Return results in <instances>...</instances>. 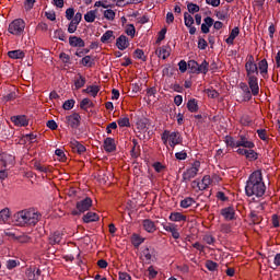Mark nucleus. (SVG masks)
I'll list each match as a JSON object with an SVG mask.
<instances>
[{"label":"nucleus","instance_id":"1","mask_svg":"<svg viewBox=\"0 0 280 280\" xmlns=\"http://www.w3.org/2000/svg\"><path fill=\"white\" fill-rule=\"evenodd\" d=\"M245 194L248 198L252 196L261 198L266 194V184L264 183L261 171H255L249 175L245 185Z\"/></svg>","mask_w":280,"mask_h":280},{"label":"nucleus","instance_id":"2","mask_svg":"<svg viewBox=\"0 0 280 280\" xmlns=\"http://www.w3.org/2000/svg\"><path fill=\"white\" fill-rule=\"evenodd\" d=\"M39 220L40 213L35 210H21L12 217L15 226H36Z\"/></svg>","mask_w":280,"mask_h":280},{"label":"nucleus","instance_id":"3","mask_svg":"<svg viewBox=\"0 0 280 280\" xmlns=\"http://www.w3.org/2000/svg\"><path fill=\"white\" fill-rule=\"evenodd\" d=\"M9 34L13 36H22L25 32V21L23 19L13 20L8 27Z\"/></svg>","mask_w":280,"mask_h":280},{"label":"nucleus","instance_id":"4","mask_svg":"<svg viewBox=\"0 0 280 280\" xmlns=\"http://www.w3.org/2000/svg\"><path fill=\"white\" fill-rule=\"evenodd\" d=\"M198 172H200V161L194 162L192 166L183 173L182 183H189L198 176Z\"/></svg>","mask_w":280,"mask_h":280},{"label":"nucleus","instance_id":"5","mask_svg":"<svg viewBox=\"0 0 280 280\" xmlns=\"http://www.w3.org/2000/svg\"><path fill=\"white\" fill-rule=\"evenodd\" d=\"M93 207V199L91 197H86L77 202L75 208L77 210H72V215H82L85 211H89Z\"/></svg>","mask_w":280,"mask_h":280},{"label":"nucleus","instance_id":"6","mask_svg":"<svg viewBox=\"0 0 280 280\" xmlns=\"http://www.w3.org/2000/svg\"><path fill=\"white\" fill-rule=\"evenodd\" d=\"M161 139L164 145H167V141H173L183 145V136L178 131L171 132L170 130H164L161 135Z\"/></svg>","mask_w":280,"mask_h":280},{"label":"nucleus","instance_id":"7","mask_svg":"<svg viewBox=\"0 0 280 280\" xmlns=\"http://www.w3.org/2000/svg\"><path fill=\"white\" fill-rule=\"evenodd\" d=\"M245 71L247 73V78H255L259 75V68L257 67V63H255V57H253V55L249 56L245 63Z\"/></svg>","mask_w":280,"mask_h":280},{"label":"nucleus","instance_id":"8","mask_svg":"<svg viewBox=\"0 0 280 280\" xmlns=\"http://www.w3.org/2000/svg\"><path fill=\"white\" fill-rule=\"evenodd\" d=\"M164 231L172 234L174 240H180V233L178 232V225L174 223H162Z\"/></svg>","mask_w":280,"mask_h":280},{"label":"nucleus","instance_id":"9","mask_svg":"<svg viewBox=\"0 0 280 280\" xmlns=\"http://www.w3.org/2000/svg\"><path fill=\"white\" fill-rule=\"evenodd\" d=\"M248 80V88L252 91V95L256 97V95H259V79L257 77H247Z\"/></svg>","mask_w":280,"mask_h":280},{"label":"nucleus","instance_id":"10","mask_svg":"<svg viewBox=\"0 0 280 280\" xmlns=\"http://www.w3.org/2000/svg\"><path fill=\"white\" fill-rule=\"evenodd\" d=\"M236 141L237 148H246L247 150H253V148H255V142L248 140L246 135H241Z\"/></svg>","mask_w":280,"mask_h":280},{"label":"nucleus","instance_id":"11","mask_svg":"<svg viewBox=\"0 0 280 280\" xmlns=\"http://www.w3.org/2000/svg\"><path fill=\"white\" fill-rule=\"evenodd\" d=\"M40 275H43V271L40 268H27L25 270V277L27 280H38L40 279Z\"/></svg>","mask_w":280,"mask_h":280},{"label":"nucleus","instance_id":"12","mask_svg":"<svg viewBox=\"0 0 280 280\" xmlns=\"http://www.w3.org/2000/svg\"><path fill=\"white\" fill-rule=\"evenodd\" d=\"M80 119H82V117L78 113H74V114L66 117V121H67L68 126H70V128H79Z\"/></svg>","mask_w":280,"mask_h":280},{"label":"nucleus","instance_id":"13","mask_svg":"<svg viewBox=\"0 0 280 280\" xmlns=\"http://www.w3.org/2000/svg\"><path fill=\"white\" fill-rule=\"evenodd\" d=\"M11 121H12V124H14V126H18V127L30 126V120L27 119V116H25V115L12 116Z\"/></svg>","mask_w":280,"mask_h":280},{"label":"nucleus","instance_id":"14","mask_svg":"<svg viewBox=\"0 0 280 280\" xmlns=\"http://www.w3.org/2000/svg\"><path fill=\"white\" fill-rule=\"evenodd\" d=\"M70 148L75 154H84L86 152V147L75 139L70 141Z\"/></svg>","mask_w":280,"mask_h":280},{"label":"nucleus","instance_id":"15","mask_svg":"<svg viewBox=\"0 0 280 280\" xmlns=\"http://www.w3.org/2000/svg\"><path fill=\"white\" fill-rule=\"evenodd\" d=\"M1 167L7 170L10 165H14V155L3 153L0 155Z\"/></svg>","mask_w":280,"mask_h":280},{"label":"nucleus","instance_id":"16","mask_svg":"<svg viewBox=\"0 0 280 280\" xmlns=\"http://www.w3.org/2000/svg\"><path fill=\"white\" fill-rule=\"evenodd\" d=\"M240 89L243 91L244 102H250L253 100V91L245 82L240 83Z\"/></svg>","mask_w":280,"mask_h":280},{"label":"nucleus","instance_id":"17","mask_svg":"<svg viewBox=\"0 0 280 280\" xmlns=\"http://www.w3.org/2000/svg\"><path fill=\"white\" fill-rule=\"evenodd\" d=\"M116 47L120 50L124 51L125 49H128L130 47V42L128 40V37L126 35H120L116 39Z\"/></svg>","mask_w":280,"mask_h":280},{"label":"nucleus","instance_id":"18","mask_svg":"<svg viewBox=\"0 0 280 280\" xmlns=\"http://www.w3.org/2000/svg\"><path fill=\"white\" fill-rule=\"evenodd\" d=\"M221 215L224 218V220L232 221L235 219V208L233 207H226L221 209Z\"/></svg>","mask_w":280,"mask_h":280},{"label":"nucleus","instance_id":"19","mask_svg":"<svg viewBox=\"0 0 280 280\" xmlns=\"http://www.w3.org/2000/svg\"><path fill=\"white\" fill-rule=\"evenodd\" d=\"M103 148L105 152H115L117 150V144H115V140L110 137L106 138L103 142Z\"/></svg>","mask_w":280,"mask_h":280},{"label":"nucleus","instance_id":"20","mask_svg":"<svg viewBox=\"0 0 280 280\" xmlns=\"http://www.w3.org/2000/svg\"><path fill=\"white\" fill-rule=\"evenodd\" d=\"M69 45L70 47H86V43H84V39L78 36H70Z\"/></svg>","mask_w":280,"mask_h":280},{"label":"nucleus","instance_id":"21","mask_svg":"<svg viewBox=\"0 0 280 280\" xmlns=\"http://www.w3.org/2000/svg\"><path fill=\"white\" fill-rule=\"evenodd\" d=\"M142 226L147 233H154L156 231V224L154 221L150 219H145L142 221Z\"/></svg>","mask_w":280,"mask_h":280},{"label":"nucleus","instance_id":"22","mask_svg":"<svg viewBox=\"0 0 280 280\" xmlns=\"http://www.w3.org/2000/svg\"><path fill=\"white\" fill-rule=\"evenodd\" d=\"M85 224H91V222H97L100 220V215L95 212H88L82 218Z\"/></svg>","mask_w":280,"mask_h":280},{"label":"nucleus","instance_id":"23","mask_svg":"<svg viewBox=\"0 0 280 280\" xmlns=\"http://www.w3.org/2000/svg\"><path fill=\"white\" fill-rule=\"evenodd\" d=\"M9 58L12 60H23L25 58V51L18 49V50H10L8 51Z\"/></svg>","mask_w":280,"mask_h":280},{"label":"nucleus","instance_id":"24","mask_svg":"<svg viewBox=\"0 0 280 280\" xmlns=\"http://www.w3.org/2000/svg\"><path fill=\"white\" fill-rule=\"evenodd\" d=\"M240 36V27L235 26L231 33L230 36L225 39V43L228 45H234L235 39Z\"/></svg>","mask_w":280,"mask_h":280},{"label":"nucleus","instance_id":"25","mask_svg":"<svg viewBox=\"0 0 280 280\" xmlns=\"http://www.w3.org/2000/svg\"><path fill=\"white\" fill-rule=\"evenodd\" d=\"M186 107L189 113H198V110L200 109V107L198 106V100L196 98L188 100Z\"/></svg>","mask_w":280,"mask_h":280},{"label":"nucleus","instance_id":"26","mask_svg":"<svg viewBox=\"0 0 280 280\" xmlns=\"http://www.w3.org/2000/svg\"><path fill=\"white\" fill-rule=\"evenodd\" d=\"M168 218L171 222H187V217L180 212H172Z\"/></svg>","mask_w":280,"mask_h":280},{"label":"nucleus","instance_id":"27","mask_svg":"<svg viewBox=\"0 0 280 280\" xmlns=\"http://www.w3.org/2000/svg\"><path fill=\"white\" fill-rule=\"evenodd\" d=\"M60 242H62V233L61 232L57 231L49 236V244H51V246H54L56 244H60Z\"/></svg>","mask_w":280,"mask_h":280},{"label":"nucleus","instance_id":"28","mask_svg":"<svg viewBox=\"0 0 280 280\" xmlns=\"http://www.w3.org/2000/svg\"><path fill=\"white\" fill-rule=\"evenodd\" d=\"M143 242H145V238L141 237L139 234H132L131 235V244L135 246V248H139Z\"/></svg>","mask_w":280,"mask_h":280},{"label":"nucleus","instance_id":"29","mask_svg":"<svg viewBox=\"0 0 280 280\" xmlns=\"http://www.w3.org/2000/svg\"><path fill=\"white\" fill-rule=\"evenodd\" d=\"M200 73H203V75H207V73H209V62L207 60H203L200 65L198 63L197 74Z\"/></svg>","mask_w":280,"mask_h":280},{"label":"nucleus","instance_id":"30","mask_svg":"<svg viewBox=\"0 0 280 280\" xmlns=\"http://www.w3.org/2000/svg\"><path fill=\"white\" fill-rule=\"evenodd\" d=\"M80 63H81L83 67H89V68H91V67H93V66L95 65V59H93V57H91L90 55H86V56H84V57L81 59Z\"/></svg>","mask_w":280,"mask_h":280},{"label":"nucleus","instance_id":"31","mask_svg":"<svg viewBox=\"0 0 280 280\" xmlns=\"http://www.w3.org/2000/svg\"><path fill=\"white\" fill-rule=\"evenodd\" d=\"M211 183H212L211 175H205L201 182H199L200 191H205V189H207L209 185H211Z\"/></svg>","mask_w":280,"mask_h":280},{"label":"nucleus","instance_id":"32","mask_svg":"<svg viewBox=\"0 0 280 280\" xmlns=\"http://www.w3.org/2000/svg\"><path fill=\"white\" fill-rule=\"evenodd\" d=\"M156 54L159 58H162L163 60H166V58H170V50H167L166 46H162L156 49Z\"/></svg>","mask_w":280,"mask_h":280},{"label":"nucleus","instance_id":"33","mask_svg":"<svg viewBox=\"0 0 280 280\" xmlns=\"http://www.w3.org/2000/svg\"><path fill=\"white\" fill-rule=\"evenodd\" d=\"M142 255L145 258L147 264L152 261V256L154 255V248L147 247L142 250Z\"/></svg>","mask_w":280,"mask_h":280},{"label":"nucleus","instance_id":"34","mask_svg":"<svg viewBox=\"0 0 280 280\" xmlns=\"http://www.w3.org/2000/svg\"><path fill=\"white\" fill-rule=\"evenodd\" d=\"M97 14V10H91L89 11L86 14H84V21H86V23H95V19Z\"/></svg>","mask_w":280,"mask_h":280},{"label":"nucleus","instance_id":"35","mask_svg":"<svg viewBox=\"0 0 280 280\" xmlns=\"http://www.w3.org/2000/svg\"><path fill=\"white\" fill-rule=\"evenodd\" d=\"M54 38H58V40H62V43H67V33H65L62 28H58L54 32Z\"/></svg>","mask_w":280,"mask_h":280},{"label":"nucleus","instance_id":"36","mask_svg":"<svg viewBox=\"0 0 280 280\" xmlns=\"http://www.w3.org/2000/svg\"><path fill=\"white\" fill-rule=\"evenodd\" d=\"M194 203H196V200L191 197H187L180 201L179 207H182V209H189Z\"/></svg>","mask_w":280,"mask_h":280},{"label":"nucleus","instance_id":"37","mask_svg":"<svg viewBox=\"0 0 280 280\" xmlns=\"http://www.w3.org/2000/svg\"><path fill=\"white\" fill-rule=\"evenodd\" d=\"M15 97H16V90H10L2 96V100L3 102H14Z\"/></svg>","mask_w":280,"mask_h":280},{"label":"nucleus","instance_id":"38","mask_svg":"<svg viewBox=\"0 0 280 280\" xmlns=\"http://www.w3.org/2000/svg\"><path fill=\"white\" fill-rule=\"evenodd\" d=\"M86 84V78H84L82 74H78V78L74 80V86L77 90L82 89Z\"/></svg>","mask_w":280,"mask_h":280},{"label":"nucleus","instance_id":"39","mask_svg":"<svg viewBox=\"0 0 280 280\" xmlns=\"http://www.w3.org/2000/svg\"><path fill=\"white\" fill-rule=\"evenodd\" d=\"M258 69L261 73V75H265V73H268V60L262 59L258 62Z\"/></svg>","mask_w":280,"mask_h":280},{"label":"nucleus","instance_id":"40","mask_svg":"<svg viewBox=\"0 0 280 280\" xmlns=\"http://www.w3.org/2000/svg\"><path fill=\"white\" fill-rule=\"evenodd\" d=\"M245 156L246 159H248V161H257V159H259V153H257L253 149H247V153Z\"/></svg>","mask_w":280,"mask_h":280},{"label":"nucleus","instance_id":"41","mask_svg":"<svg viewBox=\"0 0 280 280\" xmlns=\"http://www.w3.org/2000/svg\"><path fill=\"white\" fill-rule=\"evenodd\" d=\"M34 168L37 172H42L44 174H48V172H51V170L48 166L42 165L40 162H35L34 163Z\"/></svg>","mask_w":280,"mask_h":280},{"label":"nucleus","instance_id":"42","mask_svg":"<svg viewBox=\"0 0 280 280\" xmlns=\"http://www.w3.org/2000/svg\"><path fill=\"white\" fill-rule=\"evenodd\" d=\"M10 220V209L4 208L0 211V222H8Z\"/></svg>","mask_w":280,"mask_h":280},{"label":"nucleus","instance_id":"43","mask_svg":"<svg viewBox=\"0 0 280 280\" xmlns=\"http://www.w3.org/2000/svg\"><path fill=\"white\" fill-rule=\"evenodd\" d=\"M224 141L228 148H237V140L235 138L226 136Z\"/></svg>","mask_w":280,"mask_h":280},{"label":"nucleus","instance_id":"44","mask_svg":"<svg viewBox=\"0 0 280 280\" xmlns=\"http://www.w3.org/2000/svg\"><path fill=\"white\" fill-rule=\"evenodd\" d=\"M110 38L115 39L113 31H106L101 37V43H108Z\"/></svg>","mask_w":280,"mask_h":280},{"label":"nucleus","instance_id":"45","mask_svg":"<svg viewBox=\"0 0 280 280\" xmlns=\"http://www.w3.org/2000/svg\"><path fill=\"white\" fill-rule=\"evenodd\" d=\"M80 108L86 110V108H93V102L89 98H83L80 103Z\"/></svg>","mask_w":280,"mask_h":280},{"label":"nucleus","instance_id":"46","mask_svg":"<svg viewBox=\"0 0 280 280\" xmlns=\"http://www.w3.org/2000/svg\"><path fill=\"white\" fill-rule=\"evenodd\" d=\"M117 124L120 128H130V118L128 117L119 118L117 120Z\"/></svg>","mask_w":280,"mask_h":280},{"label":"nucleus","instance_id":"47","mask_svg":"<svg viewBox=\"0 0 280 280\" xmlns=\"http://www.w3.org/2000/svg\"><path fill=\"white\" fill-rule=\"evenodd\" d=\"M184 23L186 27H191L194 25V16L188 14L187 12L184 13Z\"/></svg>","mask_w":280,"mask_h":280},{"label":"nucleus","instance_id":"48","mask_svg":"<svg viewBox=\"0 0 280 280\" xmlns=\"http://www.w3.org/2000/svg\"><path fill=\"white\" fill-rule=\"evenodd\" d=\"M249 218H250L253 224H259L261 222V218L259 217V214H257V211H255V210L250 211Z\"/></svg>","mask_w":280,"mask_h":280},{"label":"nucleus","instance_id":"49","mask_svg":"<svg viewBox=\"0 0 280 280\" xmlns=\"http://www.w3.org/2000/svg\"><path fill=\"white\" fill-rule=\"evenodd\" d=\"M206 268L210 271V272H215V270H218V262L213 261V260H207L206 261Z\"/></svg>","mask_w":280,"mask_h":280},{"label":"nucleus","instance_id":"50","mask_svg":"<svg viewBox=\"0 0 280 280\" xmlns=\"http://www.w3.org/2000/svg\"><path fill=\"white\" fill-rule=\"evenodd\" d=\"M18 266H21V261L14 259L7 260L8 270H14V268H16Z\"/></svg>","mask_w":280,"mask_h":280},{"label":"nucleus","instance_id":"51","mask_svg":"<svg viewBox=\"0 0 280 280\" xmlns=\"http://www.w3.org/2000/svg\"><path fill=\"white\" fill-rule=\"evenodd\" d=\"M80 24H78L77 22H74L73 20H70V23L68 25V33L69 34H75V32H78V26Z\"/></svg>","mask_w":280,"mask_h":280},{"label":"nucleus","instance_id":"52","mask_svg":"<svg viewBox=\"0 0 280 280\" xmlns=\"http://www.w3.org/2000/svg\"><path fill=\"white\" fill-rule=\"evenodd\" d=\"M187 10L190 14H196V12H200V7L196 3H188L187 4Z\"/></svg>","mask_w":280,"mask_h":280},{"label":"nucleus","instance_id":"53","mask_svg":"<svg viewBox=\"0 0 280 280\" xmlns=\"http://www.w3.org/2000/svg\"><path fill=\"white\" fill-rule=\"evenodd\" d=\"M73 106H75V100L71 98V100H67L63 103L62 108L63 110H71Z\"/></svg>","mask_w":280,"mask_h":280},{"label":"nucleus","instance_id":"54","mask_svg":"<svg viewBox=\"0 0 280 280\" xmlns=\"http://www.w3.org/2000/svg\"><path fill=\"white\" fill-rule=\"evenodd\" d=\"M135 57L138 58V60H142L143 62H145V60H148V57H145V52H143L142 49H136L135 50Z\"/></svg>","mask_w":280,"mask_h":280},{"label":"nucleus","instance_id":"55","mask_svg":"<svg viewBox=\"0 0 280 280\" xmlns=\"http://www.w3.org/2000/svg\"><path fill=\"white\" fill-rule=\"evenodd\" d=\"M188 69H190V73H198V61L189 60L188 61Z\"/></svg>","mask_w":280,"mask_h":280},{"label":"nucleus","instance_id":"56","mask_svg":"<svg viewBox=\"0 0 280 280\" xmlns=\"http://www.w3.org/2000/svg\"><path fill=\"white\" fill-rule=\"evenodd\" d=\"M104 18L107 19V21H115V12L113 11V9L105 10Z\"/></svg>","mask_w":280,"mask_h":280},{"label":"nucleus","instance_id":"57","mask_svg":"<svg viewBox=\"0 0 280 280\" xmlns=\"http://www.w3.org/2000/svg\"><path fill=\"white\" fill-rule=\"evenodd\" d=\"M36 135L34 133H26L23 136L22 141H28L30 143H35L36 142Z\"/></svg>","mask_w":280,"mask_h":280},{"label":"nucleus","instance_id":"58","mask_svg":"<svg viewBox=\"0 0 280 280\" xmlns=\"http://www.w3.org/2000/svg\"><path fill=\"white\" fill-rule=\"evenodd\" d=\"M137 33V30L135 28L133 24H128L126 28L127 36H131V38H135V34Z\"/></svg>","mask_w":280,"mask_h":280},{"label":"nucleus","instance_id":"59","mask_svg":"<svg viewBox=\"0 0 280 280\" xmlns=\"http://www.w3.org/2000/svg\"><path fill=\"white\" fill-rule=\"evenodd\" d=\"M59 58H60V60L63 62V65H71V56H69L68 54H66V52H61L60 55H59Z\"/></svg>","mask_w":280,"mask_h":280},{"label":"nucleus","instance_id":"60","mask_svg":"<svg viewBox=\"0 0 280 280\" xmlns=\"http://www.w3.org/2000/svg\"><path fill=\"white\" fill-rule=\"evenodd\" d=\"M203 242H206V244H209V246H213L215 244V237H213V235L211 234H206L203 236Z\"/></svg>","mask_w":280,"mask_h":280},{"label":"nucleus","instance_id":"61","mask_svg":"<svg viewBox=\"0 0 280 280\" xmlns=\"http://www.w3.org/2000/svg\"><path fill=\"white\" fill-rule=\"evenodd\" d=\"M89 91H90L89 95H92V97H97V93H100V86L89 85Z\"/></svg>","mask_w":280,"mask_h":280},{"label":"nucleus","instance_id":"62","mask_svg":"<svg viewBox=\"0 0 280 280\" xmlns=\"http://www.w3.org/2000/svg\"><path fill=\"white\" fill-rule=\"evenodd\" d=\"M73 16H75V10L73 8H69L66 10V19L67 21H72Z\"/></svg>","mask_w":280,"mask_h":280},{"label":"nucleus","instance_id":"63","mask_svg":"<svg viewBox=\"0 0 280 280\" xmlns=\"http://www.w3.org/2000/svg\"><path fill=\"white\" fill-rule=\"evenodd\" d=\"M167 34V28H162L159 32L156 44L159 45L162 40H165V35Z\"/></svg>","mask_w":280,"mask_h":280},{"label":"nucleus","instance_id":"64","mask_svg":"<svg viewBox=\"0 0 280 280\" xmlns=\"http://www.w3.org/2000/svg\"><path fill=\"white\" fill-rule=\"evenodd\" d=\"M34 3H36V0H25L24 1V9L26 12H30L34 8Z\"/></svg>","mask_w":280,"mask_h":280}]
</instances>
